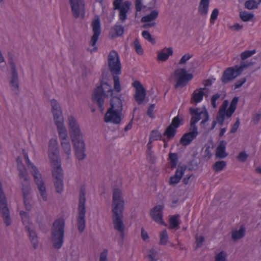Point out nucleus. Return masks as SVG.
<instances>
[{"label": "nucleus", "instance_id": "nucleus-1", "mask_svg": "<svg viewBox=\"0 0 261 261\" xmlns=\"http://www.w3.org/2000/svg\"><path fill=\"white\" fill-rule=\"evenodd\" d=\"M59 153L57 142L54 140H50L48 145V156L52 166V176L56 191L58 193H61L63 190L64 173Z\"/></svg>", "mask_w": 261, "mask_h": 261}, {"label": "nucleus", "instance_id": "nucleus-2", "mask_svg": "<svg viewBox=\"0 0 261 261\" xmlns=\"http://www.w3.org/2000/svg\"><path fill=\"white\" fill-rule=\"evenodd\" d=\"M110 100V107L105 114L104 120L106 122H112L114 124H119L121 123L122 118L121 115L123 110L122 94L114 95Z\"/></svg>", "mask_w": 261, "mask_h": 261}, {"label": "nucleus", "instance_id": "nucleus-3", "mask_svg": "<svg viewBox=\"0 0 261 261\" xmlns=\"http://www.w3.org/2000/svg\"><path fill=\"white\" fill-rule=\"evenodd\" d=\"M113 94V90L111 86L106 81L101 80L100 85L96 87L93 90L92 100L97 105L100 112L103 113L105 110L103 107L105 98L112 96Z\"/></svg>", "mask_w": 261, "mask_h": 261}, {"label": "nucleus", "instance_id": "nucleus-4", "mask_svg": "<svg viewBox=\"0 0 261 261\" xmlns=\"http://www.w3.org/2000/svg\"><path fill=\"white\" fill-rule=\"evenodd\" d=\"M65 221L63 219L56 220L51 229L53 246L56 249L62 247L64 242Z\"/></svg>", "mask_w": 261, "mask_h": 261}, {"label": "nucleus", "instance_id": "nucleus-5", "mask_svg": "<svg viewBox=\"0 0 261 261\" xmlns=\"http://www.w3.org/2000/svg\"><path fill=\"white\" fill-rule=\"evenodd\" d=\"M86 191L84 188H81L79 195L78 204V216L77 218V228L79 231L82 233L85 228L86 221Z\"/></svg>", "mask_w": 261, "mask_h": 261}, {"label": "nucleus", "instance_id": "nucleus-6", "mask_svg": "<svg viewBox=\"0 0 261 261\" xmlns=\"http://www.w3.org/2000/svg\"><path fill=\"white\" fill-rule=\"evenodd\" d=\"M108 64L109 70L112 74L121 73V64L118 53L112 50L108 56Z\"/></svg>", "mask_w": 261, "mask_h": 261}, {"label": "nucleus", "instance_id": "nucleus-7", "mask_svg": "<svg viewBox=\"0 0 261 261\" xmlns=\"http://www.w3.org/2000/svg\"><path fill=\"white\" fill-rule=\"evenodd\" d=\"M173 75L176 78V83L174 85V88L176 89L183 88L193 78V75L191 73H188L185 68L175 70Z\"/></svg>", "mask_w": 261, "mask_h": 261}, {"label": "nucleus", "instance_id": "nucleus-8", "mask_svg": "<svg viewBox=\"0 0 261 261\" xmlns=\"http://www.w3.org/2000/svg\"><path fill=\"white\" fill-rule=\"evenodd\" d=\"M32 174L34 177L35 182L37 186L40 195L44 201H46L47 195L46 193V188L42 179L41 174L35 166H32Z\"/></svg>", "mask_w": 261, "mask_h": 261}, {"label": "nucleus", "instance_id": "nucleus-9", "mask_svg": "<svg viewBox=\"0 0 261 261\" xmlns=\"http://www.w3.org/2000/svg\"><path fill=\"white\" fill-rule=\"evenodd\" d=\"M73 144L75 154L79 160H84L86 154L85 153V144L83 137L71 139Z\"/></svg>", "mask_w": 261, "mask_h": 261}, {"label": "nucleus", "instance_id": "nucleus-10", "mask_svg": "<svg viewBox=\"0 0 261 261\" xmlns=\"http://www.w3.org/2000/svg\"><path fill=\"white\" fill-rule=\"evenodd\" d=\"M8 62L11 68V77L10 81V86L12 90H18L19 81L18 74L16 70V67L13 60V55L11 53L8 54Z\"/></svg>", "mask_w": 261, "mask_h": 261}, {"label": "nucleus", "instance_id": "nucleus-11", "mask_svg": "<svg viewBox=\"0 0 261 261\" xmlns=\"http://www.w3.org/2000/svg\"><path fill=\"white\" fill-rule=\"evenodd\" d=\"M92 26L93 35L91 37L90 41V44L91 46H94V47L90 50L91 53H92L93 51H96L97 50V47L94 46L95 45L98 40V37L101 33L100 19L98 16H97L95 17L94 19L92 22Z\"/></svg>", "mask_w": 261, "mask_h": 261}, {"label": "nucleus", "instance_id": "nucleus-12", "mask_svg": "<svg viewBox=\"0 0 261 261\" xmlns=\"http://www.w3.org/2000/svg\"><path fill=\"white\" fill-rule=\"evenodd\" d=\"M71 11L75 18L85 16V3L83 0H69Z\"/></svg>", "mask_w": 261, "mask_h": 261}, {"label": "nucleus", "instance_id": "nucleus-13", "mask_svg": "<svg viewBox=\"0 0 261 261\" xmlns=\"http://www.w3.org/2000/svg\"><path fill=\"white\" fill-rule=\"evenodd\" d=\"M124 201L121 190L118 188H114L113 190L112 210H124Z\"/></svg>", "mask_w": 261, "mask_h": 261}, {"label": "nucleus", "instance_id": "nucleus-14", "mask_svg": "<svg viewBox=\"0 0 261 261\" xmlns=\"http://www.w3.org/2000/svg\"><path fill=\"white\" fill-rule=\"evenodd\" d=\"M124 210H112V220L114 228L118 231L124 230V225L123 222V213Z\"/></svg>", "mask_w": 261, "mask_h": 261}, {"label": "nucleus", "instance_id": "nucleus-15", "mask_svg": "<svg viewBox=\"0 0 261 261\" xmlns=\"http://www.w3.org/2000/svg\"><path fill=\"white\" fill-rule=\"evenodd\" d=\"M133 85L136 89L134 95L135 100L138 105H141L144 100L146 94V90L139 81H135Z\"/></svg>", "mask_w": 261, "mask_h": 261}, {"label": "nucleus", "instance_id": "nucleus-16", "mask_svg": "<svg viewBox=\"0 0 261 261\" xmlns=\"http://www.w3.org/2000/svg\"><path fill=\"white\" fill-rule=\"evenodd\" d=\"M164 205H158L153 207L150 212L151 218L159 224L166 226V224L163 220V211Z\"/></svg>", "mask_w": 261, "mask_h": 261}, {"label": "nucleus", "instance_id": "nucleus-17", "mask_svg": "<svg viewBox=\"0 0 261 261\" xmlns=\"http://www.w3.org/2000/svg\"><path fill=\"white\" fill-rule=\"evenodd\" d=\"M69 134L71 139L83 137L76 120L72 116L68 117Z\"/></svg>", "mask_w": 261, "mask_h": 261}, {"label": "nucleus", "instance_id": "nucleus-18", "mask_svg": "<svg viewBox=\"0 0 261 261\" xmlns=\"http://www.w3.org/2000/svg\"><path fill=\"white\" fill-rule=\"evenodd\" d=\"M51 106V112L54 116L55 122L57 121H63L64 120L62 112L59 103L55 99L50 100Z\"/></svg>", "mask_w": 261, "mask_h": 261}, {"label": "nucleus", "instance_id": "nucleus-19", "mask_svg": "<svg viewBox=\"0 0 261 261\" xmlns=\"http://www.w3.org/2000/svg\"><path fill=\"white\" fill-rule=\"evenodd\" d=\"M239 75L234 67H229L224 71L221 77V81L223 83L226 84Z\"/></svg>", "mask_w": 261, "mask_h": 261}, {"label": "nucleus", "instance_id": "nucleus-20", "mask_svg": "<svg viewBox=\"0 0 261 261\" xmlns=\"http://www.w3.org/2000/svg\"><path fill=\"white\" fill-rule=\"evenodd\" d=\"M25 230L29 233V238L34 249L38 246V240L35 230L31 225L25 226Z\"/></svg>", "mask_w": 261, "mask_h": 261}, {"label": "nucleus", "instance_id": "nucleus-21", "mask_svg": "<svg viewBox=\"0 0 261 261\" xmlns=\"http://www.w3.org/2000/svg\"><path fill=\"white\" fill-rule=\"evenodd\" d=\"M227 142L224 140L221 141L216 150L215 156L217 159H222L228 156V154L226 152Z\"/></svg>", "mask_w": 261, "mask_h": 261}, {"label": "nucleus", "instance_id": "nucleus-22", "mask_svg": "<svg viewBox=\"0 0 261 261\" xmlns=\"http://www.w3.org/2000/svg\"><path fill=\"white\" fill-rule=\"evenodd\" d=\"M55 123L58 129L60 139L61 141L67 140V133L66 127L64 125V120L63 121H57Z\"/></svg>", "mask_w": 261, "mask_h": 261}, {"label": "nucleus", "instance_id": "nucleus-23", "mask_svg": "<svg viewBox=\"0 0 261 261\" xmlns=\"http://www.w3.org/2000/svg\"><path fill=\"white\" fill-rule=\"evenodd\" d=\"M173 54L172 47H165L158 54L157 59L159 61L165 62L168 59L169 56H172Z\"/></svg>", "mask_w": 261, "mask_h": 261}, {"label": "nucleus", "instance_id": "nucleus-24", "mask_svg": "<svg viewBox=\"0 0 261 261\" xmlns=\"http://www.w3.org/2000/svg\"><path fill=\"white\" fill-rule=\"evenodd\" d=\"M131 5V3L129 1H125L123 4V7L118 9L119 10V18L122 21H124L127 18V12L128 11Z\"/></svg>", "mask_w": 261, "mask_h": 261}, {"label": "nucleus", "instance_id": "nucleus-25", "mask_svg": "<svg viewBox=\"0 0 261 261\" xmlns=\"http://www.w3.org/2000/svg\"><path fill=\"white\" fill-rule=\"evenodd\" d=\"M198 108H190L189 109L190 114L193 115L191 118V122L196 123L201 119V115L204 114V109L200 112H198Z\"/></svg>", "mask_w": 261, "mask_h": 261}, {"label": "nucleus", "instance_id": "nucleus-26", "mask_svg": "<svg viewBox=\"0 0 261 261\" xmlns=\"http://www.w3.org/2000/svg\"><path fill=\"white\" fill-rule=\"evenodd\" d=\"M210 0H200L198 12L202 16H205L208 11Z\"/></svg>", "mask_w": 261, "mask_h": 261}, {"label": "nucleus", "instance_id": "nucleus-27", "mask_svg": "<svg viewBox=\"0 0 261 261\" xmlns=\"http://www.w3.org/2000/svg\"><path fill=\"white\" fill-rule=\"evenodd\" d=\"M196 137L189 132L185 133L180 139L179 142L182 146H186L189 145Z\"/></svg>", "mask_w": 261, "mask_h": 261}, {"label": "nucleus", "instance_id": "nucleus-28", "mask_svg": "<svg viewBox=\"0 0 261 261\" xmlns=\"http://www.w3.org/2000/svg\"><path fill=\"white\" fill-rule=\"evenodd\" d=\"M205 88H200L199 90H195L192 94L191 101L193 100L196 103L200 102L203 97L204 92L203 90Z\"/></svg>", "mask_w": 261, "mask_h": 261}, {"label": "nucleus", "instance_id": "nucleus-29", "mask_svg": "<svg viewBox=\"0 0 261 261\" xmlns=\"http://www.w3.org/2000/svg\"><path fill=\"white\" fill-rule=\"evenodd\" d=\"M159 15V12L157 10H153L151 13L142 17L141 21L142 22H149L155 20Z\"/></svg>", "mask_w": 261, "mask_h": 261}, {"label": "nucleus", "instance_id": "nucleus-30", "mask_svg": "<svg viewBox=\"0 0 261 261\" xmlns=\"http://www.w3.org/2000/svg\"><path fill=\"white\" fill-rule=\"evenodd\" d=\"M245 233V228L242 225L239 230H235L232 232L231 238L233 241H237L242 238Z\"/></svg>", "mask_w": 261, "mask_h": 261}, {"label": "nucleus", "instance_id": "nucleus-31", "mask_svg": "<svg viewBox=\"0 0 261 261\" xmlns=\"http://www.w3.org/2000/svg\"><path fill=\"white\" fill-rule=\"evenodd\" d=\"M21 185L22 186L21 191L23 194V197H28L31 191L29 180H27L26 181L22 180Z\"/></svg>", "mask_w": 261, "mask_h": 261}, {"label": "nucleus", "instance_id": "nucleus-32", "mask_svg": "<svg viewBox=\"0 0 261 261\" xmlns=\"http://www.w3.org/2000/svg\"><path fill=\"white\" fill-rule=\"evenodd\" d=\"M226 166V162L224 161H218L212 166V169L216 172L222 171Z\"/></svg>", "mask_w": 261, "mask_h": 261}, {"label": "nucleus", "instance_id": "nucleus-33", "mask_svg": "<svg viewBox=\"0 0 261 261\" xmlns=\"http://www.w3.org/2000/svg\"><path fill=\"white\" fill-rule=\"evenodd\" d=\"M176 131L177 130L175 128L169 125L166 128L163 135L166 136L168 139H170L175 136Z\"/></svg>", "mask_w": 261, "mask_h": 261}, {"label": "nucleus", "instance_id": "nucleus-34", "mask_svg": "<svg viewBox=\"0 0 261 261\" xmlns=\"http://www.w3.org/2000/svg\"><path fill=\"white\" fill-rule=\"evenodd\" d=\"M179 215L172 216L169 219L170 228L171 229H178L179 228V223L178 221Z\"/></svg>", "mask_w": 261, "mask_h": 261}, {"label": "nucleus", "instance_id": "nucleus-35", "mask_svg": "<svg viewBox=\"0 0 261 261\" xmlns=\"http://www.w3.org/2000/svg\"><path fill=\"white\" fill-rule=\"evenodd\" d=\"M253 65V63L249 62H241L240 66L236 65L234 67L236 69L237 73L238 74L240 75L244 69L247 68L248 67L251 66Z\"/></svg>", "mask_w": 261, "mask_h": 261}, {"label": "nucleus", "instance_id": "nucleus-36", "mask_svg": "<svg viewBox=\"0 0 261 261\" xmlns=\"http://www.w3.org/2000/svg\"><path fill=\"white\" fill-rule=\"evenodd\" d=\"M239 16L241 20L245 22L249 21L254 17V15L252 13L247 11L240 12Z\"/></svg>", "mask_w": 261, "mask_h": 261}, {"label": "nucleus", "instance_id": "nucleus-37", "mask_svg": "<svg viewBox=\"0 0 261 261\" xmlns=\"http://www.w3.org/2000/svg\"><path fill=\"white\" fill-rule=\"evenodd\" d=\"M168 241V235L166 229H164L160 233L159 244L162 245H166Z\"/></svg>", "mask_w": 261, "mask_h": 261}, {"label": "nucleus", "instance_id": "nucleus-38", "mask_svg": "<svg viewBox=\"0 0 261 261\" xmlns=\"http://www.w3.org/2000/svg\"><path fill=\"white\" fill-rule=\"evenodd\" d=\"M61 144L62 149L64 150V152L68 155L67 159H68L71 153V146L69 141L68 140L61 141Z\"/></svg>", "mask_w": 261, "mask_h": 261}, {"label": "nucleus", "instance_id": "nucleus-39", "mask_svg": "<svg viewBox=\"0 0 261 261\" xmlns=\"http://www.w3.org/2000/svg\"><path fill=\"white\" fill-rule=\"evenodd\" d=\"M114 80V90L119 93L121 90V87L120 85V83L119 81V77L118 76L119 74H112Z\"/></svg>", "mask_w": 261, "mask_h": 261}, {"label": "nucleus", "instance_id": "nucleus-40", "mask_svg": "<svg viewBox=\"0 0 261 261\" xmlns=\"http://www.w3.org/2000/svg\"><path fill=\"white\" fill-rule=\"evenodd\" d=\"M169 159L170 161V165L172 168H175L177 163L178 156L176 153H170L169 154Z\"/></svg>", "mask_w": 261, "mask_h": 261}, {"label": "nucleus", "instance_id": "nucleus-41", "mask_svg": "<svg viewBox=\"0 0 261 261\" xmlns=\"http://www.w3.org/2000/svg\"><path fill=\"white\" fill-rule=\"evenodd\" d=\"M244 7L248 10L257 9V4H256L255 0H248L244 3Z\"/></svg>", "mask_w": 261, "mask_h": 261}, {"label": "nucleus", "instance_id": "nucleus-42", "mask_svg": "<svg viewBox=\"0 0 261 261\" xmlns=\"http://www.w3.org/2000/svg\"><path fill=\"white\" fill-rule=\"evenodd\" d=\"M19 215L21 216V220L24 225H29L30 217L29 214L23 211H21L19 212Z\"/></svg>", "mask_w": 261, "mask_h": 261}, {"label": "nucleus", "instance_id": "nucleus-43", "mask_svg": "<svg viewBox=\"0 0 261 261\" xmlns=\"http://www.w3.org/2000/svg\"><path fill=\"white\" fill-rule=\"evenodd\" d=\"M142 35L145 39L148 41L151 44H154L155 43V39L152 37L148 31H143L142 33Z\"/></svg>", "mask_w": 261, "mask_h": 261}, {"label": "nucleus", "instance_id": "nucleus-44", "mask_svg": "<svg viewBox=\"0 0 261 261\" xmlns=\"http://www.w3.org/2000/svg\"><path fill=\"white\" fill-rule=\"evenodd\" d=\"M149 139L151 140H162V136L158 130H153L150 135Z\"/></svg>", "mask_w": 261, "mask_h": 261}, {"label": "nucleus", "instance_id": "nucleus-45", "mask_svg": "<svg viewBox=\"0 0 261 261\" xmlns=\"http://www.w3.org/2000/svg\"><path fill=\"white\" fill-rule=\"evenodd\" d=\"M134 45L137 54L139 55H142L143 54V49L137 38L135 39L134 42Z\"/></svg>", "mask_w": 261, "mask_h": 261}, {"label": "nucleus", "instance_id": "nucleus-46", "mask_svg": "<svg viewBox=\"0 0 261 261\" xmlns=\"http://www.w3.org/2000/svg\"><path fill=\"white\" fill-rule=\"evenodd\" d=\"M115 34L117 36H121L124 33V28L121 25H115L113 27Z\"/></svg>", "mask_w": 261, "mask_h": 261}, {"label": "nucleus", "instance_id": "nucleus-47", "mask_svg": "<svg viewBox=\"0 0 261 261\" xmlns=\"http://www.w3.org/2000/svg\"><path fill=\"white\" fill-rule=\"evenodd\" d=\"M182 120L179 118L178 116H177L172 119V122L170 125L176 129L181 124Z\"/></svg>", "mask_w": 261, "mask_h": 261}, {"label": "nucleus", "instance_id": "nucleus-48", "mask_svg": "<svg viewBox=\"0 0 261 261\" xmlns=\"http://www.w3.org/2000/svg\"><path fill=\"white\" fill-rule=\"evenodd\" d=\"M19 171L18 176L21 179L27 181L28 179V173L26 169L18 170Z\"/></svg>", "mask_w": 261, "mask_h": 261}, {"label": "nucleus", "instance_id": "nucleus-49", "mask_svg": "<svg viewBox=\"0 0 261 261\" xmlns=\"http://www.w3.org/2000/svg\"><path fill=\"white\" fill-rule=\"evenodd\" d=\"M19 171L18 176L21 179L27 181L28 179V173L26 169L18 170Z\"/></svg>", "mask_w": 261, "mask_h": 261}, {"label": "nucleus", "instance_id": "nucleus-50", "mask_svg": "<svg viewBox=\"0 0 261 261\" xmlns=\"http://www.w3.org/2000/svg\"><path fill=\"white\" fill-rule=\"evenodd\" d=\"M255 53V50H246L241 54V58L242 60H244L247 58L251 57Z\"/></svg>", "mask_w": 261, "mask_h": 261}, {"label": "nucleus", "instance_id": "nucleus-51", "mask_svg": "<svg viewBox=\"0 0 261 261\" xmlns=\"http://www.w3.org/2000/svg\"><path fill=\"white\" fill-rule=\"evenodd\" d=\"M248 157V154H247L245 151H242L239 153V154L237 157V159L240 162H245V161H246Z\"/></svg>", "mask_w": 261, "mask_h": 261}, {"label": "nucleus", "instance_id": "nucleus-52", "mask_svg": "<svg viewBox=\"0 0 261 261\" xmlns=\"http://www.w3.org/2000/svg\"><path fill=\"white\" fill-rule=\"evenodd\" d=\"M226 255L224 251H222L215 256V261H226Z\"/></svg>", "mask_w": 261, "mask_h": 261}, {"label": "nucleus", "instance_id": "nucleus-53", "mask_svg": "<svg viewBox=\"0 0 261 261\" xmlns=\"http://www.w3.org/2000/svg\"><path fill=\"white\" fill-rule=\"evenodd\" d=\"M190 129L191 130L189 133L197 137L198 134V132L197 130V127L196 125V123L190 122Z\"/></svg>", "mask_w": 261, "mask_h": 261}, {"label": "nucleus", "instance_id": "nucleus-54", "mask_svg": "<svg viewBox=\"0 0 261 261\" xmlns=\"http://www.w3.org/2000/svg\"><path fill=\"white\" fill-rule=\"evenodd\" d=\"M225 113H222L220 112H218V115L216 117V121L220 125H222L223 124L225 120Z\"/></svg>", "mask_w": 261, "mask_h": 261}, {"label": "nucleus", "instance_id": "nucleus-55", "mask_svg": "<svg viewBox=\"0 0 261 261\" xmlns=\"http://www.w3.org/2000/svg\"><path fill=\"white\" fill-rule=\"evenodd\" d=\"M211 147L210 146H208L206 147L205 151H204V154L203 155V158L204 159H206V160H208L211 159V158L212 156V153L211 151Z\"/></svg>", "mask_w": 261, "mask_h": 261}, {"label": "nucleus", "instance_id": "nucleus-56", "mask_svg": "<svg viewBox=\"0 0 261 261\" xmlns=\"http://www.w3.org/2000/svg\"><path fill=\"white\" fill-rule=\"evenodd\" d=\"M23 203L25 206V208L28 211H30L32 209V205L30 204V200L29 197H23Z\"/></svg>", "mask_w": 261, "mask_h": 261}, {"label": "nucleus", "instance_id": "nucleus-57", "mask_svg": "<svg viewBox=\"0 0 261 261\" xmlns=\"http://www.w3.org/2000/svg\"><path fill=\"white\" fill-rule=\"evenodd\" d=\"M220 96L221 94L218 93H217L212 96L211 98V104L214 108H216L217 107L216 101L220 97Z\"/></svg>", "mask_w": 261, "mask_h": 261}, {"label": "nucleus", "instance_id": "nucleus-58", "mask_svg": "<svg viewBox=\"0 0 261 261\" xmlns=\"http://www.w3.org/2000/svg\"><path fill=\"white\" fill-rule=\"evenodd\" d=\"M189 170H196L197 169L198 164L196 160H192L189 164Z\"/></svg>", "mask_w": 261, "mask_h": 261}, {"label": "nucleus", "instance_id": "nucleus-59", "mask_svg": "<svg viewBox=\"0 0 261 261\" xmlns=\"http://www.w3.org/2000/svg\"><path fill=\"white\" fill-rule=\"evenodd\" d=\"M146 156L147 161L151 164L154 163L155 158L153 155L152 151L146 152Z\"/></svg>", "mask_w": 261, "mask_h": 261}, {"label": "nucleus", "instance_id": "nucleus-60", "mask_svg": "<svg viewBox=\"0 0 261 261\" xmlns=\"http://www.w3.org/2000/svg\"><path fill=\"white\" fill-rule=\"evenodd\" d=\"M186 167L178 166L176 169L175 175H177V177H180V178H181V177L184 174V171L186 170Z\"/></svg>", "mask_w": 261, "mask_h": 261}, {"label": "nucleus", "instance_id": "nucleus-61", "mask_svg": "<svg viewBox=\"0 0 261 261\" xmlns=\"http://www.w3.org/2000/svg\"><path fill=\"white\" fill-rule=\"evenodd\" d=\"M154 104L150 105L147 111V116H148L151 118H154V115L153 114V109L154 108Z\"/></svg>", "mask_w": 261, "mask_h": 261}, {"label": "nucleus", "instance_id": "nucleus-62", "mask_svg": "<svg viewBox=\"0 0 261 261\" xmlns=\"http://www.w3.org/2000/svg\"><path fill=\"white\" fill-rule=\"evenodd\" d=\"M219 14V10L218 9H215L213 10L211 15V23H213L214 21L217 18Z\"/></svg>", "mask_w": 261, "mask_h": 261}, {"label": "nucleus", "instance_id": "nucleus-63", "mask_svg": "<svg viewBox=\"0 0 261 261\" xmlns=\"http://www.w3.org/2000/svg\"><path fill=\"white\" fill-rule=\"evenodd\" d=\"M196 242V248H199L202 246V243L204 241V237L200 236L199 237L196 236L195 238Z\"/></svg>", "mask_w": 261, "mask_h": 261}, {"label": "nucleus", "instance_id": "nucleus-64", "mask_svg": "<svg viewBox=\"0 0 261 261\" xmlns=\"http://www.w3.org/2000/svg\"><path fill=\"white\" fill-rule=\"evenodd\" d=\"M156 256V252L154 249H151L149 250V253L148 255V258L149 261H155L156 260L155 257Z\"/></svg>", "mask_w": 261, "mask_h": 261}]
</instances>
